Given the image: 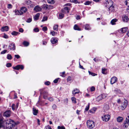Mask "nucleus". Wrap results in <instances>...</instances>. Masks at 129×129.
Returning <instances> with one entry per match:
<instances>
[{
    "label": "nucleus",
    "instance_id": "obj_1",
    "mask_svg": "<svg viewBox=\"0 0 129 129\" xmlns=\"http://www.w3.org/2000/svg\"><path fill=\"white\" fill-rule=\"evenodd\" d=\"M86 123L87 127L89 128L92 129L95 126V123L92 120H87Z\"/></svg>",
    "mask_w": 129,
    "mask_h": 129
},
{
    "label": "nucleus",
    "instance_id": "obj_2",
    "mask_svg": "<svg viewBox=\"0 0 129 129\" xmlns=\"http://www.w3.org/2000/svg\"><path fill=\"white\" fill-rule=\"evenodd\" d=\"M113 5V2L111 0H106L104 3V5L107 8Z\"/></svg>",
    "mask_w": 129,
    "mask_h": 129
},
{
    "label": "nucleus",
    "instance_id": "obj_3",
    "mask_svg": "<svg viewBox=\"0 0 129 129\" xmlns=\"http://www.w3.org/2000/svg\"><path fill=\"white\" fill-rule=\"evenodd\" d=\"M107 95L106 94L103 93L98 96L96 99V101L99 102L102 99L105 98L107 96Z\"/></svg>",
    "mask_w": 129,
    "mask_h": 129
},
{
    "label": "nucleus",
    "instance_id": "obj_4",
    "mask_svg": "<svg viewBox=\"0 0 129 129\" xmlns=\"http://www.w3.org/2000/svg\"><path fill=\"white\" fill-rule=\"evenodd\" d=\"M128 125H129V115L126 118L123 126L124 128H126L128 127Z\"/></svg>",
    "mask_w": 129,
    "mask_h": 129
},
{
    "label": "nucleus",
    "instance_id": "obj_5",
    "mask_svg": "<svg viewBox=\"0 0 129 129\" xmlns=\"http://www.w3.org/2000/svg\"><path fill=\"white\" fill-rule=\"evenodd\" d=\"M8 49L11 50H15L16 49V46L14 43H12L10 44L8 46Z\"/></svg>",
    "mask_w": 129,
    "mask_h": 129
},
{
    "label": "nucleus",
    "instance_id": "obj_6",
    "mask_svg": "<svg viewBox=\"0 0 129 129\" xmlns=\"http://www.w3.org/2000/svg\"><path fill=\"white\" fill-rule=\"evenodd\" d=\"M110 116L108 114L106 115L102 116V119L104 121H107L110 119Z\"/></svg>",
    "mask_w": 129,
    "mask_h": 129
},
{
    "label": "nucleus",
    "instance_id": "obj_7",
    "mask_svg": "<svg viewBox=\"0 0 129 129\" xmlns=\"http://www.w3.org/2000/svg\"><path fill=\"white\" fill-rule=\"evenodd\" d=\"M117 80V78L116 77L114 76L112 77L111 79L110 83L111 84H113L116 82Z\"/></svg>",
    "mask_w": 129,
    "mask_h": 129
},
{
    "label": "nucleus",
    "instance_id": "obj_8",
    "mask_svg": "<svg viewBox=\"0 0 129 129\" xmlns=\"http://www.w3.org/2000/svg\"><path fill=\"white\" fill-rule=\"evenodd\" d=\"M24 67L23 66L21 65H18L17 66L14 67L13 69H14L18 70L19 69H20L21 70L23 69Z\"/></svg>",
    "mask_w": 129,
    "mask_h": 129
},
{
    "label": "nucleus",
    "instance_id": "obj_9",
    "mask_svg": "<svg viewBox=\"0 0 129 129\" xmlns=\"http://www.w3.org/2000/svg\"><path fill=\"white\" fill-rule=\"evenodd\" d=\"M11 114V112L10 110L5 111L3 115L6 117H9L10 116Z\"/></svg>",
    "mask_w": 129,
    "mask_h": 129
},
{
    "label": "nucleus",
    "instance_id": "obj_10",
    "mask_svg": "<svg viewBox=\"0 0 129 129\" xmlns=\"http://www.w3.org/2000/svg\"><path fill=\"white\" fill-rule=\"evenodd\" d=\"M128 29L127 27H124L121 28L119 30V31L120 33H125Z\"/></svg>",
    "mask_w": 129,
    "mask_h": 129
},
{
    "label": "nucleus",
    "instance_id": "obj_11",
    "mask_svg": "<svg viewBox=\"0 0 129 129\" xmlns=\"http://www.w3.org/2000/svg\"><path fill=\"white\" fill-rule=\"evenodd\" d=\"M129 18L125 15H123L122 17V20L124 22H127L129 20Z\"/></svg>",
    "mask_w": 129,
    "mask_h": 129
},
{
    "label": "nucleus",
    "instance_id": "obj_12",
    "mask_svg": "<svg viewBox=\"0 0 129 129\" xmlns=\"http://www.w3.org/2000/svg\"><path fill=\"white\" fill-rule=\"evenodd\" d=\"M127 104V102L126 101L121 106V109L122 110H124L126 107Z\"/></svg>",
    "mask_w": 129,
    "mask_h": 129
},
{
    "label": "nucleus",
    "instance_id": "obj_13",
    "mask_svg": "<svg viewBox=\"0 0 129 129\" xmlns=\"http://www.w3.org/2000/svg\"><path fill=\"white\" fill-rule=\"evenodd\" d=\"M27 11L26 8L25 7H22L21 8L20 10V12L21 13V14L25 13Z\"/></svg>",
    "mask_w": 129,
    "mask_h": 129
},
{
    "label": "nucleus",
    "instance_id": "obj_14",
    "mask_svg": "<svg viewBox=\"0 0 129 129\" xmlns=\"http://www.w3.org/2000/svg\"><path fill=\"white\" fill-rule=\"evenodd\" d=\"M9 29L8 26H6L4 27H2L1 29V30L2 31H8Z\"/></svg>",
    "mask_w": 129,
    "mask_h": 129
},
{
    "label": "nucleus",
    "instance_id": "obj_15",
    "mask_svg": "<svg viewBox=\"0 0 129 129\" xmlns=\"http://www.w3.org/2000/svg\"><path fill=\"white\" fill-rule=\"evenodd\" d=\"M69 12V10L68 7H65L62 10V12L64 13H68Z\"/></svg>",
    "mask_w": 129,
    "mask_h": 129
},
{
    "label": "nucleus",
    "instance_id": "obj_16",
    "mask_svg": "<svg viewBox=\"0 0 129 129\" xmlns=\"http://www.w3.org/2000/svg\"><path fill=\"white\" fill-rule=\"evenodd\" d=\"M108 10L109 11V12L110 13V12L114 11V7L113 5L109 7L108 8H107Z\"/></svg>",
    "mask_w": 129,
    "mask_h": 129
},
{
    "label": "nucleus",
    "instance_id": "obj_17",
    "mask_svg": "<svg viewBox=\"0 0 129 129\" xmlns=\"http://www.w3.org/2000/svg\"><path fill=\"white\" fill-rule=\"evenodd\" d=\"M51 42L52 44H55L57 43V40L56 38H52L51 40Z\"/></svg>",
    "mask_w": 129,
    "mask_h": 129
},
{
    "label": "nucleus",
    "instance_id": "obj_18",
    "mask_svg": "<svg viewBox=\"0 0 129 129\" xmlns=\"http://www.w3.org/2000/svg\"><path fill=\"white\" fill-rule=\"evenodd\" d=\"M33 113L34 115H37L38 112V110L36 109L35 108L33 107Z\"/></svg>",
    "mask_w": 129,
    "mask_h": 129
},
{
    "label": "nucleus",
    "instance_id": "obj_19",
    "mask_svg": "<svg viewBox=\"0 0 129 129\" xmlns=\"http://www.w3.org/2000/svg\"><path fill=\"white\" fill-rule=\"evenodd\" d=\"M80 92V90L77 88H75L73 90V95L74 96L76 94Z\"/></svg>",
    "mask_w": 129,
    "mask_h": 129
},
{
    "label": "nucleus",
    "instance_id": "obj_20",
    "mask_svg": "<svg viewBox=\"0 0 129 129\" xmlns=\"http://www.w3.org/2000/svg\"><path fill=\"white\" fill-rule=\"evenodd\" d=\"M34 10L35 11L38 12L41 11V8L38 6H36L34 8Z\"/></svg>",
    "mask_w": 129,
    "mask_h": 129
},
{
    "label": "nucleus",
    "instance_id": "obj_21",
    "mask_svg": "<svg viewBox=\"0 0 129 129\" xmlns=\"http://www.w3.org/2000/svg\"><path fill=\"white\" fill-rule=\"evenodd\" d=\"M118 20L117 19H112L111 21V23L112 25H115L116 24L115 22H116Z\"/></svg>",
    "mask_w": 129,
    "mask_h": 129
},
{
    "label": "nucleus",
    "instance_id": "obj_22",
    "mask_svg": "<svg viewBox=\"0 0 129 129\" xmlns=\"http://www.w3.org/2000/svg\"><path fill=\"white\" fill-rule=\"evenodd\" d=\"M123 118L121 117L118 116L117 118V121L119 122H121L123 120Z\"/></svg>",
    "mask_w": 129,
    "mask_h": 129
},
{
    "label": "nucleus",
    "instance_id": "obj_23",
    "mask_svg": "<svg viewBox=\"0 0 129 129\" xmlns=\"http://www.w3.org/2000/svg\"><path fill=\"white\" fill-rule=\"evenodd\" d=\"M107 69L105 68H102V73L104 74H107Z\"/></svg>",
    "mask_w": 129,
    "mask_h": 129
},
{
    "label": "nucleus",
    "instance_id": "obj_24",
    "mask_svg": "<svg viewBox=\"0 0 129 129\" xmlns=\"http://www.w3.org/2000/svg\"><path fill=\"white\" fill-rule=\"evenodd\" d=\"M124 3L128 7L126 9V11H127V9H129V0L125 1L124 2Z\"/></svg>",
    "mask_w": 129,
    "mask_h": 129
},
{
    "label": "nucleus",
    "instance_id": "obj_25",
    "mask_svg": "<svg viewBox=\"0 0 129 129\" xmlns=\"http://www.w3.org/2000/svg\"><path fill=\"white\" fill-rule=\"evenodd\" d=\"M74 28L75 30H78L79 31L81 30L80 29L76 24H75L74 25Z\"/></svg>",
    "mask_w": 129,
    "mask_h": 129
},
{
    "label": "nucleus",
    "instance_id": "obj_26",
    "mask_svg": "<svg viewBox=\"0 0 129 129\" xmlns=\"http://www.w3.org/2000/svg\"><path fill=\"white\" fill-rule=\"evenodd\" d=\"M64 13L62 12L60 13L59 14V18L60 19L62 18L64 16Z\"/></svg>",
    "mask_w": 129,
    "mask_h": 129
},
{
    "label": "nucleus",
    "instance_id": "obj_27",
    "mask_svg": "<svg viewBox=\"0 0 129 129\" xmlns=\"http://www.w3.org/2000/svg\"><path fill=\"white\" fill-rule=\"evenodd\" d=\"M25 46H27L29 45V43L26 41H24L22 43Z\"/></svg>",
    "mask_w": 129,
    "mask_h": 129
},
{
    "label": "nucleus",
    "instance_id": "obj_28",
    "mask_svg": "<svg viewBox=\"0 0 129 129\" xmlns=\"http://www.w3.org/2000/svg\"><path fill=\"white\" fill-rule=\"evenodd\" d=\"M31 3V2L30 0H26L25 2V4L27 5L30 4Z\"/></svg>",
    "mask_w": 129,
    "mask_h": 129
},
{
    "label": "nucleus",
    "instance_id": "obj_29",
    "mask_svg": "<svg viewBox=\"0 0 129 129\" xmlns=\"http://www.w3.org/2000/svg\"><path fill=\"white\" fill-rule=\"evenodd\" d=\"M84 28L86 30H90L91 29L90 27L88 24H86Z\"/></svg>",
    "mask_w": 129,
    "mask_h": 129
},
{
    "label": "nucleus",
    "instance_id": "obj_30",
    "mask_svg": "<svg viewBox=\"0 0 129 129\" xmlns=\"http://www.w3.org/2000/svg\"><path fill=\"white\" fill-rule=\"evenodd\" d=\"M20 33L16 31H13L11 33V34L13 35L16 36L17 35L20 34Z\"/></svg>",
    "mask_w": 129,
    "mask_h": 129
},
{
    "label": "nucleus",
    "instance_id": "obj_31",
    "mask_svg": "<svg viewBox=\"0 0 129 129\" xmlns=\"http://www.w3.org/2000/svg\"><path fill=\"white\" fill-rule=\"evenodd\" d=\"M40 15V14L39 13H37L34 16V19L37 20L38 19Z\"/></svg>",
    "mask_w": 129,
    "mask_h": 129
},
{
    "label": "nucleus",
    "instance_id": "obj_32",
    "mask_svg": "<svg viewBox=\"0 0 129 129\" xmlns=\"http://www.w3.org/2000/svg\"><path fill=\"white\" fill-rule=\"evenodd\" d=\"M15 12L16 15H19L22 14H21V13L20 12H19L18 10H15Z\"/></svg>",
    "mask_w": 129,
    "mask_h": 129
},
{
    "label": "nucleus",
    "instance_id": "obj_33",
    "mask_svg": "<svg viewBox=\"0 0 129 129\" xmlns=\"http://www.w3.org/2000/svg\"><path fill=\"white\" fill-rule=\"evenodd\" d=\"M48 5H44L43 6L42 8L44 9H48Z\"/></svg>",
    "mask_w": 129,
    "mask_h": 129
},
{
    "label": "nucleus",
    "instance_id": "obj_34",
    "mask_svg": "<svg viewBox=\"0 0 129 129\" xmlns=\"http://www.w3.org/2000/svg\"><path fill=\"white\" fill-rule=\"evenodd\" d=\"M7 58L8 59L11 60L12 59V57L11 54H8L7 55Z\"/></svg>",
    "mask_w": 129,
    "mask_h": 129
},
{
    "label": "nucleus",
    "instance_id": "obj_35",
    "mask_svg": "<svg viewBox=\"0 0 129 129\" xmlns=\"http://www.w3.org/2000/svg\"><path fill=\"white\" fill-rule=\"evenodd\" d=\"M91 3V2L89 1H87L84 3V4L85 5H88L90 4Z\"/></svg>",
    "mask_w": 129,
    "mask_h": 129
},
{
    "label": "nucleus",
    "instance_id": "obj_36",
    "mask_svg": "<svg viewBox=\"0 0 129 129\" xmlns=\"http://www.w3.org/2000/svg\"><path fill=\"white\" fill-rule=\"evenodd\" d=\"M47 1L48 3L51 4H53L54 2L53 0H48Z\"/></svg>",
    "mask_w": 129,
    "mask_h": 129
},
{
    "label": "nucleus",
    "instance_id": "obj_37",
    "mask_svg": "<svg viewBox=\"0 0 129 129\" xmlns=\"http://www.w3.org/2000/svg\"><path fill=\"white\" fill-rule=\"evenodd\" d=\"M58 26L57 25H55L53 27V29L57 31L58 30Z\"/></svg>",
    "mask_w": 129,
    "mask_h": 129
},
{
    "label": "nucleus",
    "instance_id": "obj_38",
    "mask_svg": "<svg viewBox=\"0 0 129 129\" xmlns=\"http://www.w3.org/2000/svg\"><path fill=\"white\" fill-rule=\"evenodd\" d=\"M89 104L88 103L87 106L86 107L85 109V110L86 111H87L89 110Z\"/></svg>",
    "mask_w": 129,
    "mask_h": 129
},
{
    "label": "nucleus",
    "instance_id": "obj_39",
    "mask_svg": "<svg viewBox=\"0 0 129 129\" xmlns=\"http://www.w3.org/2000/svg\"><path fill=\"white\" fill-rule=\"evenodd\" d=\"M88 72L90 75H91L92 76H94L95 75H96V74H95L89 71H88Z\"/></svg>",
    "mask_w": 129,
    "mask_h": 129
},
{
    "label": "nucleus",
    "instance_id": "obj_40",
    "mask_svg": "<svg viewBox=\"0 0 129 129\" xmlns=\"http://www.w3.org/2000/svg\"><path fill=\"white\" fill-rule=\"evenodd\" d=\"M33 30L35 32H37L39 31V30L38 28H36L34 29Z\"/></svg>",
    "mask_w": 129,
    "mask_h": 129
},
{
    "label": "nucleus",
    "instance_id": "obj_41",
    "mask_svg": "<svg viewBox=\"0 0 129 129\" xmlns=\"http://www.w3.org/2000/svg\"><path fill=\"white\" fill-rule=\"evenodd\" d=\"M32 21V18H28L26 21V22L28 23H30Z\"/></svg>",
    "mask_w": 129,
    "mask_h": 129
},
{
    "label": "nucleus",
    "instance_id": "obj_42",
    "mask_svg": "<svg viewBox=\"0 0 129 129\" xmlns=\"http://www.w3.org/2000/svg\"><path fill=\"white\" fill-rule=\"evenodd\" d=\"M47 18L46 17H44L43 18V19L42 20V22L44 21L47 20Z\"/></svg>",
    "mask_w": 129,
    "mask_h": 129
},
{
    "label": "nucleus",
    "instance_id": "obj_43",
    "mask_svg": "<svg viewBox=\"0 0 129 129\" xmlns=\"http://www.w3.org/2000/svg\"><path fill=\"white\" fill-rule=\"evenodd\" d=\"M57 128L58 129H65V127L63 126H58L57 127Z\"/></svg>",
    "mask_w": 129,
    "mask_h": 129
},
{
    "label": "nucleus",
    "instance_id": "obj_44",
    "mask_svg": "<svg viewBox=\"0 0 129 129\" xmlns=\"http://www.w3.org/2000/svg\"><path fill=\"white\" fill-rule=\"evenodd\" d=\"M15 105L14 104H13L11 106L12 109L14 111L15 110Z\"/></svg>",
    "mask_w": 129,
    "mask_h": 129
},
{
    "label": "nucleus",
    "instance_id": "obj_45",
    "mask_svg": "<svg viewBox=\"0 0 129 129\" xmlns=\"http://www.w3.org/2000/svg\"><path fill=\"white\" fill-rule=\"evenodd\" d=\"M76 18L77 20L80 19V16L79 15L76 16Z\"/></svg>",
    "mask_w": 129,
    "mask_h": 129
},
{
    "label": "nucleus",
    "instance_id": "obj_46",
    "mask_svg": "<svg viewBox=\"0 0 129 129\" xmlns=\"http://www.w3.org/2000/svg\"><path fill=\"white\" fill-rule=\"evenodd\" d=\"M53 8V7L51 5H49L48 6V9H52Z\"/></svg>",
    "mask_w": 129,
    "mask_h": 129
},
{
    "label": "nucleus",
    "instance_id": "obj_47",
    "mask_svg": "<svg viewBox=\"0 0 129 129\" xmlns=\"http://www.w3.org/2000/svg\"><path fill=\"white\" fill-rule=\"evenodd\" d=\"M7 51V50H3L1 52V54H5V53H6V52Z\"/></svg>",
    "mask_w": 129,
    "mask_h": 129
},
{
    "label": "nucleus",
    "instance_id": "obj_48",
    "mask_svg": "<svg viewBox=\"0 0 129 129\" xmlns=\"http://www.w3.org/2000/svg\"><path fill=\"white\" fill-rule=\"evenodd\" d=\"M45 129H52V128L50 127V126L48 125L45 127Z\"/></svg>",
    "mask_w": 129,
    "mask_h": 129
},
{
    "label": "nucleus",
    "instance_id": "obj_49",
    "mask_svg": "<svg viewBox=\"0 0 129 129\" xmlns=\"http://www.w3.org/2000/svg\"><path fill=\"white\" fill-rule=\"evenodd\" d=\"M47 28L46 27L44 26L42 30L43 31H45L47 30Z\"/></svg>",
    "mask_w": 129,
    "mask_h": 129
},
{
    "label": "nucleus",
    "instance_id": "obj_50",
    "mask_svg": "<svg viewBox=\"0 0 129 129\" xmlns=\"http://www.w3.org/2000/svg\"><path fill=\"white\" fill-rule=\"evenodd\" d=\"M6 66L8 67H9L11 66V64L10 63H8L7 64Z\"/></svg>",
    "mask_w": 129,
    "mask_h": 129
},
{
    "label": "nucleus",
    "instance_id": "obj_51",
    "mask_svg": "<svg viewBox=\"0 0 129 129\" xmlns=\"http://www.w3.org/2000/svg\"><path fill=\"white\" fill-rule=\"evenodd\" d=\"M52 108L53 109H55L56 108V105L55 104L53 105L52 106Z\"/></svg>",
    "mask_w": 129,
    "mask_h": 129
},
{
    "label": "nucleus",
    "instance_id": "obj_52",
    "mask_svg": "<svg viewBox=\"0 0 129 129\" xmlns=\"http://www.w3.org/2000/svg\"><path fill=\"white\" fill-rule=\"evenodd\" d=\"M59 79V78H58L55 79L53 81L54 83H57L58 81V79Z\"/></svg>",
    "mask_w": 129,
    "mask_h": 129
},
{
    "label": "nucleus",
    "instance_id": "obj_53",
    "mask_svg": "<svg viewBox=\"0 0 129 129\" xmlns=\"http://www.w3.org/2000/svg\"><path fill=\"white\" fill-rule=\"evenodd\" d=\"M89 112L91 113H94V110H93L92 109L90 110H89Z\"/></svg>",
    "mask_w": 129,
    "mask_h": 129
},
{
    "label": "nucleus",
    "instance_id": "obj_54",
    "mask_svg": "<svg viewBox=\"0 0 129 129\" xmlns=\"http://www.w3.org/2000/svg\"><path fill=\"white\" fill-rule=\"evenodd\" d=\"M50 33L53 36H54L55 35V33L54 31L51 32Z\"/></svg>",
    "mask_w": 129,
    "mask_h": 129
},
{
    "label": "nucleus",
    "instance_id": "obj_55",
    "mask_svg": "<svg viewBox=\"0 0 129 129\" xmlns=\"http://www.w3.org/2000/svg\"><path fill=\"white\" fill-rule=\"evenodd\" d=\"M48 100L50 101H53L54 99L52 97H50L48 98Z\"/></svg>",
    "mask_w": 129,
    "mask_h": 129
},
{
    "label": "nucleus",
    "instance_id": "obj_56",
    "mask_svg": "<svg viewBox=\"0 0 129 129\" xmlns=\"http://www.w3.org/2000/svg\"><path fill=\"white\" fill-rule=\"evenodd\" d=\"M95 90V87L93 86H92L90 88V90L91 91H93Z\"/></svg>",
    "mask_w": 129,
    "mask_h": 129
},
{
    "label": "nucleus",
    "instance_id": "obj_57",
    "mask_svg": "<svg viewBox=\"0 0 129 129\" xmlns=\"http://www.w3.org/2000/svg\"><path fill=\"white\" fill-rule=\"evenodd\" d=\"M104 109H109V106L107 105H105L104 107Z\"/></svg>",
    "mask_w": 129,
    "mask_h": 129
},
{
    "label": "nucleus",
    "instance_id": "obj_58",
    "mask_svg": "<svg viewBox=\"0 0 129 129\" xmlns=\"http://www.w3.org/2000/svg\"><path fill=\"white\" fill-rule=\"evenodd\" d=\"M12 5L11 4H9L8 5V8L9 9H10L12 8Z\"/></svg>",
    "mask_w": 129,
    "mask_h": 129
},
{
    "label": "nucleus",
    "instance_id": "obj_59",
    "mask_svg": "<svg viewBox=\"0 0 129 129\" xmlns=\"http://www.w3.org/2000/svg\"><path fill=\"white\" fill-rule=\"evenodd\" d=\"M76 99L73 97V103L76 104Z\"/></svg>",
    "mask_w": 129,
    "mask_h": 129
},
{
    "label": "nucleus",
    "instance_id": "obj_60",
    "mask_svg": "<svg viewBox=\"0 0 129 129\" xmlns=\"http://www.w3.org/2000/svg\"><path fill=\"white\" fill-rule=\"evenodd\" d=\"M45 84L47 85H48L50 84V82L49 81L46 82L45 83Z\"/></svg>",
    "mask_w": 129,
    "mask_h": 129
},
{
    "label": "nucleus",
    "instance_id": "obj_61",
    "mask_svg": "<svg viewBox=\"0 0 129 129\" xmlns=\"http://www.w3.org/2000/svg\"><path fill=\"white\" fill-rule=\"evenodd\" d=\"M73 3H74L75 4H77V3L79 4L80 2H78L77 0H73Z\"/></svg>",
    "mask_w": 129,
    "mask_h": 129
},
{
    "label": "nucleus",
    "instance_id": "obj_62",
    "mask_svg": "<svg viewBox=\"0 0 129 129\" xmlns=\"http://www.w3.org/2000/svg\"><path fill=\"white\" fill-rule=\"evenodd\" d=\"M19 31L21 33H23V29L22 28H20L19 29Z\"/></svg>",
    "mask_w": 129,
    "mask_h": 129
},
{
    "label": "nucleus",
    "instance_id": "obj_63",
    "mask_svg": "<svg viewBox=\"0 0 129 129\" xmlns=\"http://www.w3.org/2000/svg\"><path fill=\"white\" fill-rule=\"evenodd\" d=\"M3 37L4 38L6 39H7L8 38V36L7 35H6L5 34H4V36H3Z\"/></svg>",
    "mask_w": 129,
    "mask_h": 129
},
{
    "label": "nucleus",
    "instance_id": "obj_64",
    "mask_svg": "<svg viewBox=\"0 0 129 129\" xmlns=\"http://www.w3.org/2000/svg\"><path fill=\"white\" fill-rule=\"evenodd\" d=\"M14 56L17 59H18L20 58V56L18 55H15Z\"/></svg>",
    "mask_w": 129,
    "mask_h": 129
}]
</instances>
